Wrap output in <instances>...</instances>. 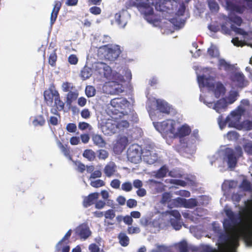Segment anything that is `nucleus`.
I'll return each instance as SVG.
<instances>
[{
	"mask_svg": "<svg viewBox=\"0 0 252 252\" xmlns=\"http://www.w3.org/2000/svg\"><path fill=\"white\" fill-rule=\"evenodd\" d=\"M245 207L242 209L241 212L235 214L230 209L225 210L227 219H225L223 222V226L226 231L233 230L238 226L243 221V217L248 218L252 217V199H249L245 202Z\"/></svg>",
	"mask_w": 252,
	"mask_h": 252,
	"instance_id": "f257e3e1",
	"label": "nucleus"
},
{
	"mask_svg": "<svg viewBox=\"0 0 252 252\" xmlns=\"http://www.w3.org/2000/svg\"><path fill=\"white\" fill-rule=\"evenodd\" d=\"M44 100L47 105L52 106L50 112L60 118L59 111L64 108V103L61 100L59 93L56 90L49 89L44 92Z\"/></svg>",
	"mask_w": 252,
	"mask_h": 252,
	"instance_id": "f03ea898",
	"label": "nucleus"
},
{
	"mask_svg": "<svg viewBox=\"0 0 252 252\" xmlns=\"http://www.w3.org/2000/svg\"><path fill=\"white\" fill-rule=\"evenodd\" d=\"M122 53L120 46L116 44H108L99 47L98 55L109 61H115Z\"/></svg>",
	"mask_w": 252,
	"mask_h": 252,
	"instance_id": "7ed1b4c3",
	"label": "nucleus"
},
{
	"mask_svg": "<svg viewBox=\"0 0 252 252\" xmlns=\"http://www.w3.org/2000/svg\"><path fill=\"white\" fill-rule=\"evenodd\" d=\"M243 152L240 146L235 147L233 150L231 148H227L225 150V155L227 159V164L229 167L234 168L236 166L237 159L241 157Z\"/></svg>",
	"mask_w": 252,
	"mask_h": 252,
	"instance_id": "20e7f679",
	"label": "nucleus"
},
{
	"mask_svg": "<svg viewBox=\"0 0 252 252\" xmlns=\"http://www.w3.org/2000/svg\"><path fill=\"white\" fill-rule=\"evenodd\" d=\"M142 148L138 144H134L129 146L127 151V157L131 162L137 163L141 160Z\"/></svg>",
	"mask_w": 252,
	"mask_h": 252,
	"instance_id": "39448f33",
	"label": "nucleus"
},
{
	"mask_svg": "<svg viewBox=\"0 0 252 252\" xmlns=\"http://www.w3.org/2000/svg\"><path fill=\"white\" fill-rule=\"evenodd\" d=\"M240 235L247 247H252V223L245 225L240 230Z\"/></svg>",
	"mask_w": 252,
	"mask_h": 252,
	"instance_id": "423d86ee",
	"label": "nucleus"
},
{
	"mask_svg": "<svg viewBox=\"0 0 252 252\" xmlns=\"http://www.w3.org/2000/svg\"><path fill=\"white\" fill-rule=\"evenodd\" d=\"M175 122L173 120H166L163 121L160 123L158 124L156 127L157 129H158V127H160V129L161 132L166 133L167 134L171 133L174 134L175 132Z\"/></svg>",
	"mask_w": 252,
	"mask_h": 252,
	"instance_id": "0eeeda50",
	"label": "nucleus"
},
{
	"mask_svg": "<svg viewBox=\"0 0 252 252\" xmlns=\"http://www.w3.org/2000/svg\"><path fill=\"white\" fill-rule=\"evenodd\" d=\"M105 93L110 94H116L123 92L122 86L117 81H110L105 83L103 86Z\"/></svg>",
	"mask_w": 252,
	"mask_h": 252,
	"instance_id": "6e6552de",
	"label": "nucleus"
},
{
	"mask_svg": "<svg viewBox=\"0 0 252 252\" xmlns=\"http://www.w3.org/2000/svg\"><path fill=\"white\" fill-rule=\"evenodd\" d=\"M117 126V118L112 117L106 120L102 129L107 134L111 135L118 132Z\"/></svg>",
	"mask_w": 252,
	"mask_h": 252,
	"instance_id": "1a4fd4ad",
	"label": "nucleus"
},
{
	"mask_svg": "<svg viewBox=\"0 0 252 252\" xmlns=\"http://www.w3.org/2000/svg\"><path fill=\"white\" fill-rule=\"evenodd\" d=\"M76 234L80 239L84 240L89 238L92 234L89 226L86 223H83L79 225L75 229Z\"/></svg>",
	"mask_w": 252,
	"mask_h": 252,
	"instance_id": "9d476101",
	"label": "nucleus"
},
{
	"mask_svg": "<svg viewBox=\"0 0 252 252\" xmlns=\"http://www.w3.org/2000/svg\"><path fill=\"white\" fill-rule=\"evenodd\" d=\"M233 82L236 83V86L241 88H244L248 85V81L246 80L244 75L241 72H236L231 77Z\"/></svg>",
	"mask_w": 252,
	"mask_h": 252,
	"instance_id": "9b49d317",
	"label": "nucleus"
},
{
	"mask_svg": "<svg viewBox=\"0 0 252 252\" xmlns=\"http://www.w3.org/2000/svg\"><path fill=\"white\" fill-rule=\"evenodd\" d=\"M115 22L120 28H124L127 23V14L123 11L116 13L114 16V21H112V24Z\"/></svg>",
	"mask_w": 252,
	"mask_h": 252,
	"instance_id": "f8f14e48",
	"label": "nucleus"
},
{
	"mask_svg": "<svg viewBox=\"0 0 252 252\" xmlns=\"http://www.w3.org/2000/svg\"><path fill=\"white\" fill-rule=\"evenodd\" d=\"M197 80L199 85H201L202 87H206L210 90L215 89L214 79L210 77H206L204 75H200L198 76Z\"/></svg>",
	"mask_w": 252,
	"mask_h": 252,
	"instance_id": "ddd939ff",
	"label": "nucleus"
},
{
	"mask_svg": "<svg viewBox=\"0 0 252 252\" xmlns=\"http://www.w3.org/2000/svg\"><path fill=\"white\" fill-rule=\"evenodd\" d=\"M128 139L126 136L121 137L114 146L113 150L117 154L121 153L126 148L128 144Z\"/></svg>",
	"mask_w": 252,
	"mask_h": 252,
	"instance_id": "4468645a",
	"label": "nucleus"
},
{
	"mask_svg": "<svg viewBox=\"0 0 252 252\" xmlns=\"http://www.w3.org/2000/svg\"><path fill=\"white\" fill-rule=\"evenodd\" d=\"M99 194L98 192H93L84 197L83 201V206L85 208H88L95 204L99 197Z\"/></svg>",
	"mask_w": 252,
	"mask_h": 252,
	"instance_id": "2eb2a0df",
	"label": "nucleus"
},
{
	"mask_svg": "<svg viewBox=\"0 0 252 252\" xmlns=\"http://www.w3.org/2000/svg\"><path fill=\"white\" fill-rule=\"evenodd\" d=\"M95 70L99 73L103 74L105 77H107L111 72V69L106 63L102 62H97L95 65Z\"/></svg>",
	"mask_w": 252,
	"mask_h": 252,
	"instance_id": "dca6fc26",
	"label": "nucleus"
},
{
	"mask_svg": "<svg viewBox=\"0 0 252 252\" xmlns=\"http://www.w3.org/2000/svg\"><path fill=\"white\" fill-rule=\"evenodd\" d=\"M191 131L190 127L188 125L185 124L178 128L177 131L175 132L174 135L175 137L181 138L189 135Z\"/></svg>",
	"mask_w": 252,
	"mask_h": 252,
	"instance_id": "f3484780",
	"label": "nucleus"
},
{
	"mask_svg": "<svg viewBox=\"0 0 252 252\" xmlns=\"http://www.w3.org/2000/svg\"><path fill=\"white\" fill-rule=\"evenodd\" d=\"M127 102L128 101L125 98H115L111 100L110 105L114 108V110L119 111Z\"/></svg>",
	"mask_w": 252,
	"mask_h": 252,
	"instance_id": "a211bd4d",
	"label": "nucleus"
},
{
	"mask_svg": "<svg viewBox=\"0 0 252 252\" xmlns=\"http://www.w3.org/2000/svg\"><path fill=\"white\" fill-rule=\"evenodd\" d=\"M157 108L158 110L160 112L164 113L166 114H169L170 112V107L168 105L167 103L164 101L157 99Z\"/></svg>",
	"mask_w": 252,
	"mask_h": 252,
	"instance_id": "6ab92c4d",
	"label": "nucleus"
},
{
	"mask_svg": "<svg viewBox=\"0 0 252 252\" xmlns=\"http://www.w3.org/2000/svg\"><path fill=\"white\" fill-rule=\"evenodd\" d=\"M117 166L114 162H109L104 168V172L106 176L110 177L113 175L116 171Z\"/></svg>",
	"mask_w": 252,
	"mask_h": 252,
	"instance_id": "aec40b11",
	"label": "nucleus"
},
{
	"mask_svg": "<svg viewBox=\"0 0 252 252\" xmlns=\"http://www.w3.org/2000/svg\"><path fill=\"white\" fill-rule=\"evenodd\" d=\"M92 139L94 144L98 147L103 148L106 145L105 141L100 135L97 134H93Z\"/></svg>",
	"mask_w": 252,
	"mask_h": 252,
	"instance_id": "412c9836",
	"label": "nucleus"
},
{
	"mask_svg": "<svg viewBox=\"0 0 252 252\" xmlns=\"http://www.w3.org/2000/svg\"><path fill=\"white\" fill-rule=\"evenodd\" d=\"M119 243L123 247H126L129 244L130 239L125 232H121L118 235Z\"/></svg>",
	"mask_w": 252,
	"mask_h": 252,
	"instance_id": "4be33fe9",
	"label": "nucleus"
},
{
	"mask_svg": "<svg viewBox=\"0 0 252 252\" xmlns=\"http://www.w3.org/2000/svg\"><path fill=\"white\" fill-rule=\"evenodd\" d=\"M79 94L77 91H69L66 94V103L67 106H71L72 102L76 100Z\"/></svg>",
	"mask_w": 252,
	"mask_h": 252,
	"instance_id": "5701e85b",
	"label": "nucleus"
},
{
	"mask_svg": "<svg viewBox=\"0 0 252 252\" xmlns=\"http://www.w3.org/2000/svg\"><path fill=\"white\" fill-rule=\"evenodd\" d=\"M139 4L148 2L149 4L154 6L157 10L161 11V0H135Z\"/></svg>",
	"mask_w": 252,
	"mask_h": 252,
	"instance_id": "b1692460",
	"label": "nucleus"
},
{
	"mask_svg": "<svg viewBox=\"0 0 252 252\" xmlns=\"http://www.w3.org/2000/svg\"><path fill=\"white\" fill-rule=\"evenodd\" d=\"M227 107V103L224 99H220L215 103L214 109L218 113H220L221 110L225 109Z\"/></svg>",
	"mask_w": 252,
	"mask_h": 252,
	"instance_id": "393cba45",
	"label": "nucleus"
},
{
	"mask_svg": "<svg viewBox=\"0 0 252 252\" xmlns=\"http://www.w3.org/2000/svg\"><path fill=\"white\" fill-rule=\"evenodd\" d=\"M214 91V94L216 98H219L221 94H223L225 93V89L223 84L220 82L217 84L216 88Z\"/></svg>",
	"mask_w": 252,
	"mask_h": 252,
	"instance_id": "a878e982",
	"label": "nucleus"
},
{
	"mask_svg": "<svg viewBox=\"0 0 252 252\" xmlns=\"http://www.w3.org/2000/svg\"><path fill=\"white\" fill-rule=\"evenodd\" d=\"M185 198L181 197H177L175 199H172L171 203H169L168 206L170 208L173 207H184V201Z\"/></svg>",
	"mask_w": 252,
	"mask_h": 252,
	"instance_id": "bb28decb",
	"label": "nucleus"
},
{
	"mask_svg": "<svg viewBox=\"0 0 252 252\" xmlns=\"http://www.w3.org/2000/svg\"><path fill=\"white\" fill-rule=\"evenodd\" d=\"M83 156L89 161H92L95 158V153L91 149H86L84 150Z\"/></svg>",
	"mask_w": 252,
	"mask_h": 252,
	"instance_id": "cd10ccee",
	"label": "nucleus"
},
{
	"mask_svg": "<svg viewBox=\"0 0 252 252\" xmlns=\"http://www.w3.org/2000/svg\"><path fill=\"white\" fill-rule=\"evenodd\" d=\"M117 125H118L117 126V127L118 132L120 130L128 128L129 126V124L126 120H120L117 118Z\"/></svg>",
	"mask_w": 252,
	"mask_h": 252,
	"instance_id": "c85d7f7f",
	"label": "nucleus"
},
{
	"mask_svg": "<svg viewBox=\"0 0 252 252\" xmlns=\"http://www.w3.org/2000/svg\"><path fill=\"white\" fill-rule=\"evenodd\" d=\"M184 207L187 208H193L198 205V202L195 198H190L189 199H185Z\"/></svg>",
	"mask_w": 252,
	"mask_h": 252,
	"instance_id": "c756f323",
	"label": "nucleus"
},
{
	"mask_svg": "<svg viewBox=\"0 0 252 252\" xmlns=\"http://www.w3.org/2000/svg\"><path fill=\"white\" fill-rule=\"evenodd\" d=\"M45 124V120L43 115H40L36 116L32 121V124L35 126H43Z\"/></svg>",
	"mask_w": 252,
	"mask_h": 252,
	"instance_id": "7c9ffc66",
	"label": "nucleus"
},
{
	"mask_svg": "<svg viewBox=\"0 0 252 252\" xmlns=\"http://www.w3.org/2000/svg\"><path fill=\"white\" fill-rule=\"evenodd\" d=\"M208 4L212 12H218L219 11L220 7L216 0H208Z\"/></svg>",
	"mask_w": 252,
	"mask_h": 252,
	"instance_id": "2f4dec72",
	"label": "nucleus"
},
{
	"mask_svg": "<svg viewBox=\"0 0 252 252\" xmlns=\"http://www.w3.org/2000/svg\"><path fill=\"white\" fill-rule=\"evenodd\" d=\"M223 68L226 71L230 70L232 68L231 65L227 63L225 60L221 59L219 61V68L221 69Z\"/></svg>",
	"mask_w": 252,
	"mask_h": 252,
	"instance_id": "473e14b6",
	"label": "nucleus"
},
{
	"mask_svg": "<svg viewBox=\"0 0 252 252\" xmlns=\"http://www.w3.org/2000/svg\"><path fill=\"white\" fill-rule=\"evenodd\" d=\"M57 60V55L56 53V50H54L49 55V57L48 58V63L52 66H55Z\"/></svg>",
	"mask_w": 252,
	"mask_h": 252,
	"instance_id": "72a5a7b5",
	"label": "nucleus"
},
{
	"mask_svg": "<svg viewBox=\"0 0 252 252\" xmlns=\"http://www.w3.org/2000/svg\"><path fill=\"white\" fill-rule=\"evenodd\" d=\"M96 90L92 86H87L85 89V94L87 97H91L95 95Z\"/></svg>",
	"mask_w": 252,
	"mask_h": 252,
	"instance_id": "f704fd0d",
	"label": "nucleus"
},
{
	"mask_svg": "<svg viewBox=\"0 0 252 252\" xmlns=\"http://www.w3.org/2000/svg\"><path fill=\"white\" fill-rule=\"evenodd\" d=\"M167 172V168L165 166H163L158 170L156 177L158 178H163L166 176Z\"/></svg>",
	"mask_w": 252,
	"mask_h": 252,
	"instance_id": "c9c22d12",
	"label": "nucleus"
},
{
	"mask_svg": "<svg viewBox=\"0 0 252 252\" xmlns=\"http://www.w3.org/2000/svg\"><path fill=\"white\" fill-rule=\"evenodd\" d=\"M207 53L211 58H216L219 56V52L214 46H211L207 50Z\"/></svg>",
	"mask_w": 252,
	"mask_h": 252,
	"instance_id": "e433bc0d",
	"label": "nucleus"
},
{
	"mask_svg": "<svg viewBox=\"0 0 252 252\" xmlns=\"http://www.w3.org/2000/svg\"><path fill=\"white\" fill-rule=\"evenodd\" d=\"M62 88L63 92H69V91H71L74 87L72 83L68 82H65L62 84Z\"/></svg>",
	"mask_w": 252,
	"mask_h": 252,
	"instance_id": "4c0bfd02",
	"label": "nucleus"
},
{
	"mask_svg": "<svg viewBox=\"0 0 252 252\" xmlns=\"http://www.w3.org/2000/svg\"><path fill=\"white\" fill-rule=\"evenodd\" d=\"M171 195L169 192H164L162 194V198L161 199V203L162 204L166 203L167 202H169V203H171L172 200L171 199Z\"/></svg>",
	"mask_w": 252,
	"mask_h": 252,
	"instance_id": "58836bf2",
	"label": "nucleus"
},
{
	"mask_svg": "<svg viewBox=\"0 0 252 252\" xmlns=\"http://www.w3.org/2000/svg\"><path fill=\"white\" fill-rule=\"evenodd\" d=\"M231 29L235 32L237 34L242 35L244 36H248L249 33L248 32L245 31L243 29L236 27L233 25L231 26Z\"/></svg>",
	"mask_w": 252,
	"mask_h": 252,
	"instance_id": "ea45409f",
	"label": "nucleus"
},
{
	"mask_svg": "<svg viewBox=\"0 0 252 252\" xmlns=\"http://www.w3.org/2000/svg\"><path fill=\"white\" fill-rule=\"evenodd\" d=\"M229 19L231 22H233L238 26H241L243 22L242 18L240 16L236 15L230 17Z\"/></svg>",
	"mask_w": 252,
	"mask_h": 252,
	"instance_id": "a19ab883",
	"label": "nucleus"
},
{
	"mask_svg": "<svg viewBox=\"0 0 252 252\" xmlns=\"http://www.w3.org/2000/svg\"><path fill=\"white\" fill-rule=\"evenodd\" d=\"M104 215L106 219L112 220L115 217V211L113 209H109L105 212Z\"/></svg>",
	"mask_w": 252,
	"mask_h": 252,
	"instance_id": "79ce46f5",
	"label": "nucleus"
},
{
	"mask_svg": "<svg viewBox=\"0 0 252 252\" xmlns=\"http://www.w3.org/2000/svg\"><path fill=\"white\" fill-rule=\"evenodd\" d=\"M180 252H189V247L187 243L185 241L181 242L178 245Z\"/></svg>",
	"mask_w": 252,
	"mask_h": 252,
	"instance_id": "37998d69",
	"label": "nucleus"
},
{
	"mask_svg": "<svg viewBox=\"0 0 252 252\" xmlns=\"http://www.w3.org/2000/svg\"><path fill=\"white\" fill-rule=\"evenodd\" d=\"M241 126L247 130H250L252 129V121H244L241 123Z\"/></svg>",
	"mask_w": 252,
	"mask_h": 252,
	"instance_id": "c03bdc74",
	"label": "nucleus"
},
{
	"mask_svg": "<svg viewBox=\"0 0 252 252\" xmlns=\"http://www.w3.org/2000/svg\"><path fill=\"white\" fill-rule=\"evenodd\" d=\"M91 75V72L88 68H84L81 72V76L83 80L89 78Z\"/></svg>",
	"mask_w": 252,
	"mask_h": 252,
	"instance_id": "a18cd8bd",
	"label": "nucleus"
},
{
	"mask_svg": "<svg viewBox=\"0 0 252 252\" xmlns=\"http://www.w3.org/2000/svg\"><path fill=\"white\" fill-rule=\"evenodd\" d=\"M90 185L95 188L103 187L105 185L104 182L100 179H98L91 182Z\"/></svg>",
	"mask_w": 252,
	"mask_h": 252,
	"instance_id": "49530a36",
	"label": "nucleus"
},
{
	"mask_svg": "<svg viewBox=\"0 0 252 252\" xmlns=\"http://www.w3.org/2000/svg\"><path fill=\"white\" fill-rule=\"evenodd\" d=\"M121 188L122 190L126 192H129L132 190V185L130 182H126L122 184Z\"/></svg>",
	"mask_w": 252,
	"mask_h": 252,
	"instance_id": "de8ad7c7",
	"label": "nucleus"
},
{
	"mask_svg": "<svg viewBox=\"0 0 252 252\" xmlns=\"http://www.w3.org/2000/svg\"><path fill=\"white\" fill-rule=\"evenodd\" d=\"M127 232L129 234L139 233L140 232V229L137 226H130L127 227Z\"/></svg>",
	"mask_w": 252,
	"mask_h": 252,
	"instance_id": "09e8293b",
	"label": "nucleus"
},
{
	"mask_svg": "<svg viewBox=\"0 0 252 252\" xmlns=\"http://www.w3.org/2000/svg\"><path fill=\"white\" fill-rule=\"evenodd\" d=\"M241 187L245 191H250L251 190V183L246 180H244L242 181L241 184Z\"/></svg>",
	"mask_w": 252,
	"mask_h": 252,
	"instance_id": "8fccbe9b",
	"label": "nucleus"
},
{
	"mask_svg": "<svg viewBox=\"0 0 252 252\" xmlns=\"http://www.w3.org/2000/svg\"><path fill=\"white\" fill-rule=\"evenodd\" d=\"M180 220L173 218L170 219V223L176 230H179L182 227Z\"/></svg>",
	"mask_w": 252,
	"mask_h": 252,
	"instance_id": "3c124183",
	"label": "nucleus"
},
{
	"mask_svg": "<svg viewBox=\"0 0 252 252\" xmlns=\"http://www.w3.org/2000/svg\"><path fill=\"white\" fill-rule=\"evenodd\" d=\"M89 11L92 14L97 15L101 13V9L99 7L94 6L90 8Z\"/></svg>",
	"mask_w": 252,
	"mask_h": 252,
	"instance_id": "603ef678",
	"label": "nucleus"
},
{
	"mask_svg": "<svg viewBox=\"0 0 252 252\" xmlns=\"http://www.w3.org/2000/svg\"><path fill=\"white\" fill-rule=\"evenodd\" d=\"M75 165L77 166V170L80 173H83L86 169V166L80 161H76Z\"/></svg>",
	"mask_w": 252,
	"mask_h": 252,
	"instance_id": "864d4df0",
	"label": "nucleus"
},
{
	"mask_svg": "<svg viewBox=\"0 0 252 252\" xmlns=\"http://www.w3.org/2000/svg\"><path fill=\"white\" fill-rule=\"evenodd\" d=\"M153 14H154V10L153 9H151V10H150L148 12V13L146 14L145 16L146 17V19L150 23H154L156 21L155 19L153 18Z\"/></svg>",
	"mask_w": 252,
	"mask_h": 252,
	"instance_id": "5fc2aeb1",
	"label": "nucleus"
},
{
	"mask_svg": "<svg viewBox=\"0 0 252 252\" xmlns=\"http://www.w3.org/2000/svg\"><path fill=\"white\" fill-rule=\"evenodd\" d=\"M109 154L108 152L105 150H100L98 151V158L99 159H105L108 157Z\"/></svg>",
	"mask_w": 252,
	"mask_h": 252,
	"instance_id": "6e6d98bb",
	"label": "nucleus"
},
{
	"mask_svg": "<svg viewBox=\"0 0 252 252\" xmlns=\"http://www.w3.org/2000/svg\"><path fill=\"white\" fill-rule=\"evenodd\" d=\"M168 214L170 215L171 216L174 217L175 218L174 219H177V220H181V216L177 210H171L170 211H169Z\"/></svg>",
	"mask_w": 252,
	"mask_h": 252,
	"instance_id": "4d7b16f0",
	"label": "nucleus"
},
{
	"mask_svg": "<svg viewBox=\"0 0 252 252\" xmlns=\"http://www.w3.org/2000/svg\"><path fill=\"white\" fill-rule=\"evenodd\" d=\"M68 61L70 64L75 65L77 63L78 60L75 55L72 54L69 56Z\"/></svg>",
	"mask_w": 252,
	"mask_h": 252,
	"instance_id": "13d9d810",
	"label": "nucleus"
},
{
	"mask_svg": "<svg viewBox=\"0 0 252 252\" xmlns=\"http://www.w3.org/2000/svg\"><path fill=\"white\" fill-rule=\"evenodd\" d=\"M234 11L239 13V14H242L246 9V7L245 5H238L236 4V6H235Z\"/></svg>",
	"mask_w": 252,
	"mask_h": 252,
	"instance_id": "bf43d9fd",
	"label": "nucleus"
},
{
	"mask_svg": "<svg viewBox=\"0 0 252 252\" xmlns=\"http://www.w3.org/2000/svg\"><path fill=\"white\" fill-rule=\"evenodd\" d=\"M66 128L69 132H75L77 129V126L74 123H69L67 125Z\"/></svg>",
	"mask_w": 252,
	"mask_h": 252,
	"instance_id": "052dcab7",
	"label": "nucleus"
},
{
	"mask_svg": "<svg viewBox=\"0 0 252 252\" xmlns=\"http://www.w3.org/2000/svg\"><path fill=\"white\" fill-rule=\"evenodd\" d=\"M123 220L125 224L128 225H131L133 223V219L131 216L126 215L123 217Z\"/></svg>",
	"mask_w": 252,
	"mask_h": 252,
	"instance_id": "680f3d73",
	"label": "nucleus"
},
{
	"mask_svg": "<svg viewBox=\"0 0 252 252\" xmlns=\"http://www.w3.org/2000/svg\"><path fill=\"white\" fill-rule=\"evenodd\" d=\"M89 250L90 252H99L100 248L96 244L93 243L89 245Z\"/></svg>",
	"mask_w": 252,
	"mask_h": 252,
	"instance_id": "e2e57ef3",
	"label": "nucleus"
},
{
	"mask_svg": "<svg viewBox=\"0 0 252 252\" xmlns=\"http://www.w3.org/2000/svg\"><path fill=\"white\" fill-rule=\"evenodd\" d=\"M137 205V201L134 199H129L126 202L127 206L130 208L135 207Z\"/></svg>",
	"mask_w": 252,
	"mask_h": 252,
	"instance_id": "0e129e2a",
	"label": "nucleus"
},
{
	"mask_svg": "<svg viewBox=\"0 0 252 252\" xmlns=\"http://www.w3.org/2000/svg\"><path fill=\"white\" fill-rule=\"evenodd\" d=\"M49 125L52 126H57L59 123V120L58 118L55 116H51L49 120L48 121Z\"/></svg>",
	"mask_w": 252,
	"mask_h": 252,
	"instance_id": "69168bd1",
	"label": "nucleus"
},
{
	"mask_svg": "<svg viewBox=\"0 0 252 252\" xmlns=\"http://www.w3.org/2000/svg\"><path fill=\"white\" fill-rule=\"evenodd\" d=\"M121 182L118 179L113 180L110 183V186L114 189H117L120 188Z\"/></svg>",
	"mask_w": 252,
	"mask_h": 252,
	"instance_id": "338daca9",
	"label": "nucleus"
},
{
	"mask_svg": "<svg viewBox=\"0 0 252 252\" xmlns=\"http://www.w3.org/2000/svg\"><path fill=\"white\" fill-rule=\"evenodd\" d=\"M245 152L248 154L252 155V144L247 143L244 146Z\"/></svg>",
	"mask_w": 252,
	"mask_h": 252,
	"instance_id": "774afa93",
	"label": "nucleus"
}]
</instances>
